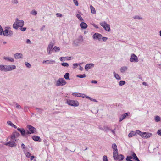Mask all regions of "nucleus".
I'll use <instances>...</instances> for the list:
<instances>
[{
	"instance_id": "1",
	"label": "nucleus",
	"mask_w": 161,
	"mask_h": 161,
	"mask_svg": "<svg viewBox=\"0 0 161 161\" xmlns=\"http://www.w3.org/2000/svg\"><path fill=\"white\" fill-rule=\"evenodd\" d=\"M24 22L22 20H19L16 19L13 25V27L15 29H17L18 27H22L24 25Z\"/></svg>"
},
{
	"instance_id": "2",
	"label": "nucleus",
	"mask_w": 161,
	"mask_h": 161,
	"mask_svg": "<svg viewBox=\"0 0 161 161\" xmlns=\"http://www.w3.org/2000/svg\"><path fill=\"white\" fill-rule=\"evenodd\" d=\"M137 134L141 136L144 139H147L149 138L152 135L151 133L146 132H142L139 130H137Z\"/></svg>"
},
{
	"instance_id": "3",
	"label": "nucleus",
	"mask_w": 161,
	"mask_h": 161,
	"mask_svg": "<svg viewBox=\"0 0 161 161\" xmlns=\"http://www.w3.org/2000/svg\"><path fill=\"white\" fill-rule=\"evenodd\" d=\"M10 28L9 27H7L5 28V29L3 32V34L4 36H12L13 35V32L11 30H9Z\"/></svg>"
},
{
	"instance_id": "4",
	"label": "nucleus",
	"mask_w": 161,
	"mask_h": 161,
	"mask_svg": "<svg viewBox=\"0 0 161 161\" xmlns=\"http://www.w3.org/2000/svg\"><path fill=\"white\" fill-rule=\"evenodd\" d=\"M66 82L64 78H60L56 81L55 86H63L66 85Z\"/></svg>"
},
{
	"instance_id": "5",
	"label": "nucleus",
	"mask_w": 161,
	"mask_h": 161,
	"mask_svg": "<svg viewBox=\"0 0 161 161\" xmlns=\"http://www.w3.org/2000/svg\"><path fill=\"white\" fill-rule=\"evenodd\" d=\"M27 128L29 129V131L28 130L26 132V134L36 133V129L33 126L30 125H28Z\"/></svg>"
},
{
	"instance_id": "6",
	"label": "nucleus",
	"mask_w": 161,
	"mask_h": 161,
	"mask_svg": "<svg viewBox=\"0 0 161 161\" xmlns=\"http://www.w3.org/2000/svg\"><path fill=\"white\" fill-rule=\"evenodd\" d=\"M100 25L107 31H109L110 30V25L106 22H102L100 23Z\"/></svg>"
},
{
	"instance_id": "7",
	"label": "nucleus",
	"mask_w": 161,
	"mask_h": 161,
	"mask_svg": "<svg viewBox=\"0 0 161 161\" xmlns=\"http://www.w3.org/2000/svg\"><path fill=\"white\" fill-rule=\"evenodd\" d=\"M67 103L69 105L72 106L77 107L79 105L78 102L75 100H68L67 101Z\"/></svg>"
},
{
	"instance_id": "8",
	"label": "nucleus",
	"mask_w": 161,
	"mask_h": 161,
	"mask_svg": "<svg viewBox=\"0 0 161 161\" xmlns=\"http://www.w3.org/2000/svg\"><path fill=\"white\" fill-rule=\"evenodd\" d=\"M129 60L131 62H138L139 61L137 57L134 53L131 54V58Z\"/></svg>"
},
{
	"instance_id": "9",
	"label": "nucleus",
	"mask_w": 161,
	"mask_h": 161,
	"mask_svg": "<svg viewBox=\"0 0 161 161\" xmlns=\"http://www.w3.org/2000/svg\"><path fill=\"white\" fill-rule=\"evenodd\" d=\"M102 35L99 33H95L93 36V38L94 40H97L100 41L102 38Z\"/></svg>"
},
{
	"instance_id": "10",
	"label": "nucleus",
	"mask_w": 161,
	"mask_h": 161,
	"mask_svg": "<svg viewBox=\"0 0 161 161\" xmlns=\"http://www.w3.org/2000/svg\"><path fill=\"white\" fill-rule=\"evenodd\" d=\"M5 145L7 146H8L10 147H13L16 146L17 144L14 142L9 141V142L5 143Z\"/></svg>"
},
{
	"instance_id": "11",
	"label": "nucleus",
	"mask_w": 161,
	"mask_h": 161,
	"mask_svg": "<svg viewBox=\"0 0 161 161\" xmlns=\"http://www.w3.org/2000/svg\"><path fill=\"white\" fill-rule=\"evenodd\" d=\"M16 68V66L14 65H7L6 72L11 71Z\"/></svg>"
},
{
	"instance_id": "12",
	"label": "nucleus",
	"mask_w": 161,
	"mask_h": 161,
	"mask_svg": "<svg viewBox=\"0 0 161 161\" xmlns=\"http://www.w3.org/2000/svg\"><path fill=\"white\" fill-rule=\"evenodd\" d=\"M124 158V156L121 154H119V156H118L117 158L116 157L115 155H114V159L116 160L122 161L123 160Z\"/></svg>"
},
{
	"instance_id": "13",
	"label": "nucleus",
	"mask_w": 161,
	"mask_h": 161,
	"mask_svg": "<svg viewBox=\"0 0 161 161\" xmlns=\"http://www.w3.org/2000/svg\"><path fill=\"white\" fill-rule=\"evenodd\" d=\"M94 64H86L85 67V68L86 71H88L89 69L93 67Z\"/></svg>"
},
{
	"instance_id": "14",
	"label": "nucleus",
	"mask_w": 161,
	"mask_h": 161,
	"mask_svg": "<svg viewBox=\"0 0 161 161\" xmlns=\"http://www.w3.org/2000/svg\"><path fill=\"white\" fill-rule=\"evenodd\" d=\"M17 130L18 131L20 132V133L22 136H24L26 135H27L26 134V132H27V131H25L24 129H20L19 128H17Z\"/></svg>"
},
{
	"instance_id": "15",
	"label": "nucleus",
	"mask_w": 161,
	"mask_h": 161,
	"mask_svg": "<svg viewBox=\"0 0 161 161\" xmlns=\"http://www.w3.org/2000/svg\"><path fill=\"white\" fill-rule=\"evenodd\" d=\"M14 56L16 59L22 58L23 55L21 53H16L14 54Z\"/></svg>"
},
{
	"instance_id": "16",
	"label": "nucleus",
	"mask_w": 161,
	"mask_h": 161,
	"mask_svg": "<svg viewBox=\"0 0 161 161\" xmlns=\"http://www.w3.org/2000/svg\"><path fill=\"white\" fill-rule=\"evenodd\" d=\"M112 147L114 150V154H115L117 151H118L117 146L115 143H113L112 144Z\"/></svg>"
},
{
	"instance_id": "17",
	"label": "nucleus",
	"mask_w": 161,
	"mask_h": 161,
	"mask_svg": "<svg viewBox=\"0 0 161 161\" xmlns=\"http://www.w3.org/2000/svg\"><path fill=\"white\" fill-rule=\"evenodd\" d=\"M128 115L127 113H125L123 114L119 118V121L121 122Z\"/></svg>"
},
{
	"instance_id": "18",
	"label": "nucleus",
	"mask_w": 161,
	"mask_h": 161,
	"mask_svg": "<svg viewBox=\"0 0 161 161\" xmlns=\"http://www.w3.org/2000/svg\"><path fill=\"white\" fill-rule=\"evenodd\" d=\"M3 59L6 60L11 62H14V58L10 57H4Z\"/></svg>"
},
{
	"instance_id": "19",
	"label": "nucleus",
	"mask_w": 161,
	"mask_h": 161,
	"mask_svg": "<svg viewBox=\"0 0 161 161\" xmlns=\"http://www.w3.org/2000/svg\"><path fill=\"white\" fill-rule=\"evenodd\" d=\"M137 130H136V132L134 131H131L128 135L129 137H131L134 136L136 135L137 134Z\"/></svg>"
},
{
	"instance_id": "20",
	"label": "nucleus",
	"mask_w": 161,
	"mask_h": 161,
	"mask_svg": "<svg viewBox=\"0 0 161 161\" xmlns=\"http://www.w3.org/2000/svg\"><path fill=\"white\" fill-rule=\"evenodd\" d=\"M7 65H0V70L1 71L6 72Z\"/></svg>"
},
{
	"instance_id": "21",
	"label": "nucleus",
	"mask_w": 161,
	"mask_h": 161,
	"mask_svg": "<svg viewBox=\"0 0 161 161\" xmlns=\"http://www.w3.org/2000/svg\"><path fill=\"white\" fill-rule=\"evenodd\" d=\"M80 25V27L83 29H86L87 27V25L84 22L81 23Z\"/></svg>"
},
{
	"instance_id": "22",
	"label": "nucleus",
	"mask_w": 161,
	"mask_h": 161,
	"mask_svg": "<svg viewBox=\"0 0 161 161\" xmlns=\"http://www.w3.org/2000/svg\"><path fill=\"white\" fill-rule=\"evenodd\" d=\"M83 94L80 93H74L73 94V96H76L78 97H83Z\"/></svg>"
},
{
	"instance_id": "23",
	"label": "nucleus",
	"mask_w": 161,
	"mask_h": 161,
	"mask_svg": "<svg viewBox=\"0 0 161 161\" xmlns=\"http://www.w3.org/2000/svg\"><path fill=\"white\" fill-rule=\"evenodd\" d=\"M60 50L59 47L57 46H54V47L51 50L52 52H58Z\"/></svg>"
},
{
	"instance_id": "24",
	"label": "nucleus",
	"mask_w": 161,
	"mask_h": 161,
	"mask_svg": "<svg viewBox=\"0 0 161 161\" xmlns=\"http://www.w3.org/2000/svg\"><path fill=\"white\" fill-rule=\"evenodd\" d=\"M113 74L114 77L117 80H121V77L119 75L116 74L114 71L113 72Z\"/></svg>"
},
{
	"instance_id": "25",
	"label": "nucleus",
	"mask_w": 161,
	"mask_h": 161,
	"mask_svg": "<svg viewBox=\"0 0 161 161\" xmlns=\"http://www.w3.org/2000/svg\"><path fill=\"white\" fill-rule=\"evenodd\" d=\"M128 68L126 66H123L121 67L120 69V71L121 73H123L125 72L127 70Z\"/></svg>"
},
{
	"instance_id": "26",
	"label": "nucleus",
	"mask_w": 161,
	"mask_h": 161,
	"mask_svg": "<svg viewBox=\"0 0 161 161\" xmlns=\"http://www.w3.org/2000/svg\"><path fill=\"white\" fill-rule=\"evenodd\" d=\"M7 123L8 125H10L11 126L13 127L15 129L17 128V126L13 124L11 121H8L7 122Z\"/></svg>"
},
{
	"instance_id": "27",
	"label": "nucleus",
	"mask_w": 161,
	"mask_h": 161,
	"mask_svg": "<svg viewBox=\"0 0 161 161\" xmlns=\"http://www.w3.org/2000/svg\"><path fill=\"white\" fill-rule=\"evenodd\" d=\"M32 138L35 141H38L40 139V138L39 136H33L32 137Z\"/></svg>"
},
{
	"instance_id": "28",
	"label": "nucleus",
	"mask_w": 161,
	"mask_h": 161,
	"mask_svg": "<svg viewBox=\"0 0 161 161\" xmlns=\"http://www.w3.org/2000/svg\"><path fill=\"white\" fill-rule=\"evenodd\" d=\"M90 9L92 13L95 14L96 13L95 8L92 6H90Z\"/></svg>"
},
{
	"instance_id": "29",
	"label": "nucleus",
	"mask_w": 161,
	"mask_h": 161,
	"mask_svg": "<svg viewBox=\"0 0 161 161\" xmlns=\"http://www.w3.org/2000/svg\"><path fill=\"white\" fill-rule=\"evenodd\" d=\"M69 73H67L64 75V78L66 80H70L69 78Z\"/></svg>"
},
{
	"instance_id": "30",
	"label": "nucleus",
	"mask_w": 161,
	"mask_h": 161,
	"mask_svg": "<svg viewBox=\"0 0 161 161\" xmlns=\"http://www.w3.org/2000/svg\"><path fill=\"white\" fill-rule=\"evenodd\" d=\"M154 120L156 122H158L161 120V118L158 116H156L154 118Z\"/></svg>"
},
{
	"instance_id": "31",
	"label": "nucleus",
	"mask_w": 161,
	"mask_h": 161,
	"mask_svg": "<svg viewBox=\"0 0 161 161\" xmlns=\"http://www.w3.org/2000/svg\"><path fill=\"white\" fill-rule=\"evenodd\" d=\"M76 16L80 21H84L83 19L80 14H76Z\"/></svg>"
},
{
	"instance_id": "32",
	"label": "nucleus",
	"mask_w": 161,
	"mask_h": 161,
	"mask_svg": "<svg viewBox=\"0 0 161 161\" xmlns=\"http://www.w3.org/2000/svg\"><path fill=\"white\" fill-rule=\"evenodd\" d=\"M103 130L105 131L109 130H110V128L107 126H104L103 127Z\"/></svg>"
},
{
	"instance_id": "33",
	"label": "nucleus",
	"mask_w": 161,
	"mask_h": 161,
	"mask_svg": "<svg viewBox=\"0 0 161 161\" xmlns=\"http://www.w3.org/2000/svg\"><path fill=\"white\" fill-rule=\"evenodd\" d=\"M86 76L85 74H84L83 75L80 74V75H77V77L80 78H85V77H86Z\"/></svg>"
},
{
	"instance_id": "34",
	"label": "nucleus",
	"mask_w": 161,
	"mask_h": 161,
	"mask_svg": "<svg viewBox=\"0 0 161 161\" xmlns=\"http://www.w3.org/2000/svg\"><path fill=\"white\" fill-rule=\"evenodd\" d=\"M132 158L135 160H136V159L138 158V157L136 156V155L134 152H133V154H132Z\"/></svg>"
},
{
	"instance_id": "35",
	"label": "nucleus",
	"mask_w": 161,
	"mask_h": 161,
	"mask_svg": "<svg viewBox=\"0 0 161 161\" xmlns=\"http://www.w3.org/2000/svg\"><path fill=\"white\" fill-rule=\"evenodd\" d=\"M132 159V157L131 156H127L126 160L127 161H133L131 159Z\"/></svg>"
},
{
	"instance_id": "36",
	"label": "nucleus",
	"mask_w": 161,
	"mask_h": 161,
	"mask_svg": "<svg viewBox=\"0 0 161 161\" xmlns=\"http://www.w3.org/2000/svg\"><path fill=\"white\" fill-rule=\"evenodd\" d=\"M31 14L33 15H36L37 14V12L35 10H33L31 12Z\"/></svg>"
},
{
	"instance_id": "37",
	"label": "nucleus",
	"mask_w": 161,
	"mask_h": 161,
	"mask_svg": "<svg viewBox=\"0 0 161 161\" xmlns=\"http://www.w3.org/2000/svg\"><path fill=\"white\" fill-rule=\"evenodd\" d=\"M61 64L62 66L66 67H68L69 66L68 64L67 63L63 62Z\"/></svg>"
},
{
	"instance_id": "38",
	"label": "nucleus",
	"mask_w": 161,
	"mask_h": 161,
	"mask_svg": "<svg viewBox=\"0 0 161 161\" xmlns=\"http://www.w3.org/2000/svg\"><path fill=\"white\" fill-rule=\"evenodd\" d=\"M126 83V82L125 81H119V85L120 86H122L125 85Z\"/></svg>"
},
{
	"instance_id": "39",
	"label": "nucleus",
	"mask_w": 161,
	"mask_h": 161,
	"mask_svg": "<svg viewBox=\"0 0 161 161\" xmlns=\"http://www.w3.org/2000/svg\"><path fill=\"white\" fill-rule=\"evenodd\" d=\"M36 109L37 110V112L40 113H42L43 111V109H40L38 108H36Z\"/></svg>"
},
{
	"instance_id": "40",
	"label": "nucleus",
	"mask_w": 161,
	"mask_h": 161,
	"mask_svg": "<svg viewBox=\"0 0 161 161\" xmlns=\"http://www.w3.org/2000/svg\"><path fill=\"white\" fill-rule=\"evenodd\" d=\"M42 63L44 64H49L50 63V60H44L43 61Z\"/></svg>"
},
{
	"instance_id": "41",
	"label": "nucleus",
	"mask_w": 161,
	"mask_h": 161,
	"mask_svg": "<svg viewBox=\"0 0 161 161\" xmlns=\"http://www.w3.org/2000/svg\"><path fill=\"white\" fill-rule=\"evenodd\" d=\"M67 57H61L59 59L61 61H64L66 59Z\"/></svg>"
},
{
	"instance_id": "42",
	"label": "nucleus",
	"mask_w": 161,
	"mask_h": 161,
	"mask_svg": "<svg viewBox=\"0 0 161 161\" xmlns=\"http://www.w3.org/2000/svg\"><path fill=\"white\" fill-rule=\"evenodd\" d=\"M103 161H108L107 157L106 155H104L103 157Z\"/></svg>"
},
{
	"instance_id": "43",
	"label": "nucleus",
	"mask_w": 161,
	"mask_h": 161,
	"mask_svg": "<svg viewBox=\"0 0 161 161\" xmlns=\"http://www.w3.org/2000/svg\"><path fill=\"white\" fill-rule=\"evenodd\" d=\"M25 154L27 158H29L31 157V153L29 152H27L26 153H25Z\"/></svg>"
},
{
	"instance_id": "44",
	"label": "nucleus",
	"mask_w": 161,
	"mask_h": 161,
	"mask_svg": "<svg viewBox=\"0 0 161 161\" xmlns=\"http://www.w3.org/2000/svg\"><path fill=\"white\" fill-rule=\"evenodd\" d=\"M73 2L75 5L76 6H78L79 5V3L77 0H73Z\"/></svg>"
},
{
	"instance_id": "45",
	"label": "nucleus",
	"mask_w": 161,
	"mask_h": 161,
	"mask_svg": "<svg viewBox=\"0 0 161 161\" xmlns=\"http://www.w3.org/2000/svg\"><path fill=\"white\" fill-rule=\"evenodd\" d=\"M101 39H102L103 41V42H105L107 41V40L108 39V38L107 37H102V38H101Z\"/></svg>"
},
{
	"instance_id": "46",
	"label": "nucleus",
	"mask_w": 161,
	"mask_h": 161,
	"mask_svg": "<svg viewBox=\"0 0 161 161\" xmlns=\"http://www.w3.org/2000/svg\"><path fill=\"white\" fill-rule=\"evenodd\" d=\"M18 134V133H17V132H15L14 133V134L11 136V138L12 140H14L15 137V134Z\"/></svg>"
},
{
	"instance_id": "47",
	"label": "nucleus",
	"mask_w": 161,
	"mask_h": 161,
	"mask_svg": "<svg viewBox=\"0 0 161 161\" xmlns=\"http://www.w3.org/2000/svg\"><path fill=\"white\" fill-rule=\"evenodd\" d=\"M133 18L134 19H142V18L139 17L138 16L136 15L133 17Z\"/></svg>"
},
{
	"instance_id": "48",
	"label": "nucleus",
	"mask_w": 161,
	"mask_h": 161,
	"mask_svg": "<svg viewBox=\"0 0 161 161\" xmlns=\"http://www.w3.org/2000/svg\"><path fill=\"white\" fill-rule=\"evenodd\" d=\"M25 64L26 65V66L29 68H30L31 67V64L28 62H26L25 63Z\"/></svg>"
},
{
	"instance_id": "49",
	"label": "nucleus",
	"mask_w": 161,
	"mask_h": 161,
	"mask_svg": "<svg viewBox=\"0 0 161 161\" xmlns=\"http://www.w3.org/2000/svg\"><path fill=\"white\" fill-rule=\"evenodd\" d=\"M79 65V64H77V63H75V64H73V68L74 69L76 68Z\"/></svg>"
},
{
	"instance_id": "50",
	"label": "nucleus",
	"mask_w": 161,
	"mask_h": 161,
	"mask_svg": "<svg viewBox=\"0 0 161 161\" xmlns=\"http://www.w3.org/2000/svg\"><path fill=\"white\" fill-rule=\"evenodd\" d=\"M20 30H21V31H25L26 29V27H20Z\"/></svg>"
},
{
	"instance_id": "51",
	"label": "nucleus",
	"mask_w": 161,
	"mask_h": 161,
	"mask_svg": "<svg viewBox=\"0 0 161 161\" xmlns=\"http://www.w3.org/2000/svg\"><path fill=\"white\" fill-rule=\"evenodd\" d=\"M119 154H118V151H117V153H115V154H114V152H113V158L114 159V155H115L116 157L117 158L118 156H119Z\"/></svg>"
},
{
	"instance_id": "52",
	"label": "nucleus",
	"mask_w": 161,
	"mask_h": 161,
	"mask_svg": "<svg viewBox=\"0 0 161 161\" xmlns=\"http://www.w3.org/2000/svg\"><path fill=\"white\" fill-rule=\"evenodd\" d=\"M83 97H83V98H88V99H89L90 100V99L91 98L89 96H87L85 94H83Z\"/></svg>"
},
{
	"instance_id": "53",
	"label": "nucleus",
	"mask_w": 161,
	"mask_h": 161,
	"mask_svg": "<svg viewBox=\"0 0 161 161\" xmlns=\"http://www.w3.org/2000/svg\"><path fill=\"white\" fill-rule=\"evenodd\" d=\"M56 15L58 17H61L62 16V14L59 13H57Z\"/></svg>"
},
{
	"instance_id": "54",
	"label": "nucleus",
	"mask_w": 161,
	"mask_h": 161,
	"mask_svg": "<svg viewBox=\"0 0 161 161\" xmlns=\"http://www.w3.org/2000/svg\"><path fill=\"white\" fill-rule=\"evenodd\" d=\"M50 44H49L48 46V47L47 48V51L49 53H50Z\"/></svg>"
},
{
	"instance_id": "55",
	"label": "nucleus",
	"mask_w": 161,
	"mask_h": 161,
	"mask_svg": "<svg viewBox=\"0 0 161 161\" xmlns=\"http://www.w3.org/2000/svg\"><path fill=\"white\" fill-rule=\"evenodd\" d=\"M3 34V28L0 25V35H2Z\"/></svg>"
},
{
	"instance_id": "56",
	"label": "nucleus",
	"mask_w": 161,
	"mask_h": 161,
	"mask_svg": "<svg viewBox=\"0 0 161 161\" xmlns=\"http://www.w3.org/2000/svg\"><path fill=\"white\" fill-rule=\"evenodd\" d=\"M21 147L22 149H25V145L23 143H22L21 144Z\"/></svg>"
},
{
	"instance_id": "57",
	"label": "nucleus",
	"mask_w": 161,
	"mask_h": 161,
	"mask_svg": "<svg viewBox=\"0 0 161 161\" xmlns=\"http://www.w3.org/2000/svg\"><path fill=\"white\" fill-rule=\"evenodd\" d=\"M12 2L14 4H17L18 3V0H13Z\"/></svg>"
},
{
	"instance_id": "58",
	"label": "nucleus",
	"mask_w": 161,
	"mask_h": 161,
	"mask_svg": "<svg viewBox=\"0 0 161 161\" xmlns=\"http://www.w3.org/2000/svg\"><path fill=\"white\" fill-rule=\"evenodd\" d=\"M157 134L159 136H161V130H159L157 131Z\"/></svg>"
},
{
	"instance_id": "59",
	"label": "nucleus",
	"mask_w": 161,
	"mask_h": 161,
	"mask_svg": "<svg viewBox=\"0 0 161 161\" xmlns=\"http://www.w3.org/2000/svg\"><path fill=\"white\" fill-rule=\"evenodd\" d=\"M26 42L27 43L29 44H31V42L30 40L29 39H27L26 40Z\"/></svg>"
},
{
	"instance_id": "60",
	"label": "nucleus",
	"mask_w": 161,
	"mask_h": 161,
	"mask_svg": "<svg viewBox=\"0 0 161 161\" xmlns=\"http://www.w3.org/2000/svg\"><path fill=\"white\" fill-rule=\"evenodd\" d=\"M92 25L94 27H95L96 28H97V29L98 28V26L97 25H96V24H95L93 23L92 24Z\"/></svg>"
},
{
	"instance_id": "61",
	"label": "nucleus",
	"mask_w": 161,
	"mask_h": 161,
	"mask_svg": "<svg viewBox=\"0 0 161 161\" xmlns=\"http://www.w3.org/2000/svg\"><path fill=\"white\" fill-rule=\"evenodd\" d=\"M16 108L18 109H20L21 108V106L20 105H19V104H16Z\"/></svg>"
},
{
	"instance_id": "62",
	"label": "nucleus",
	"mask_w": 161,
	"mask_h": 161,
	"mask_svg": "<svg viewBox=\"0 0 161 161\" xmlns=\"http://www.w3.org/2000/svg\"><path fill=\"white\" fill-rule=\"evenodd\" d=\"M97 81L96 80H92L91 82L92 83L96 84L97 83Z\"/></svg>"
},
{
	"instance_id": "63",
	"label": "nucleus",
	"mask_w": 161,
	"mask_h": 161,
	"mask_svg": "<svg viewBox=\"0 0 161 161\" xmlns=\"http://www.w3.org/2000/svg\"><path fill=\"white\" fill-rule=\"evenodd\" d=\"M115 129L114 130H111L110 129V130L111 131L112 133H113V134H114V135H115Z\"/></svg>"
},
{
	"instance_id": "64",
	"label": "nucleus",
	"mask_w": 161,
	"mask_h": 161,
	"mask_svg": "<svg viewBox=\"0 0 161 161\" xmlns=\"http://www.w3.org/2000/svg\"><path fill=\"white\" fill-rule=\"evenodd\" d=\"M90 100L92 101H94V102H97V101L95 99H93V98H91V99H90Z\"/></svg>"
}]
</instances>
